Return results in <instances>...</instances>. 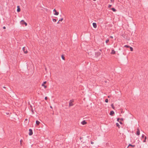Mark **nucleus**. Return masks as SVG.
Here are the masks:
<instances>
[{
    "label": "nucleus",
    "mask_w": 148,
    "mask_h": 148,
    "mask_svg": "<svg viewBox=\"0 0 148 148\" xmlns=\"http://www.w3.org/2000/svg\"><path fill=\"white\" fill-rule=\"evenodd\" d=\"M50 107L51 108H52V106H50Z\"/></svg>",
    "instance_id": "nucleus-42"
},
{
    "label": "nucleus",
    "mask_w": 148,
    "mask_h": 148,
    "mask_svg": "<svg viewBox=\"0 0 148 148\" xmlns=\"http://www.w3.org/2000/svg\"><path fill=\"white\" fill-rule=\"evenodd\" d=\"M120 120V119L119 118H117V121L118 122H119V120Z\"/></svg>",
    "instance_id": "nucleus-30"
},
{
    "label": "nucleus",
    "mask_w": 148,
    "mask_h": 148,
    "mask_svg": "<svg viewBox=\"0 0 148 148\" xmlns=\"http://www.w3.org/2000/svg\"><path fill=\"white\" fill-rule=\"evenodd\" d=\"M3 88H5V87H3Z\"/></svg>",
    "instance_id": "nucleus-45"
},
{
    "label": "nucleus",
    "mask_w": 148,
    "mask_h": 148,
    "mask_svg": "<svg viewBox=\"0 0 148 148\" xmlns=\"http://www.w3.org/2000/svg\"><path fill=\"white\" fill-rule=\"evenodd\" d=\"M22 140H21L20 141V143H21V144H22Z\"/></svg>",
    "instance_id": "nucleus-32"
},
{
    "label": "nucleus",
    "mask_w": 148,
    "mask_h": 148,
    "mask_svg": "<svg viewBox=\"0 0 148 148\" xmlns=\"http://www.w3.org/2000/svg\"><path fill=\"white\" fill-rule=\"evenodd\" d=\"M131 146L132 147H135V145H132L131 144H129L128 145V147Z\"/></svg>",
    "instance_id": "nucleus-15"
},
{
    "label": "nucleus",
    "mask_w": 148,
    "mask_h": 148,
    "mask_svg": "<svg viewBox=\"0 0 148 148\" xmlns=\"http://www.w3.org/2000/svg\"><path fill=\"white\" fill-rule=\"evenodd\" d=\"M60 21H58V22H57V24H59V23H59V22H60Z\"/></svg>",
    "instance_id": "nucleus-41"
},
{
    "label": "nucleus",
    "mask_w": 148,
    "mask_h": 148,
    "mask_svg": "<svg viewBox=\"0 0 148 148\" xmlns=\"http://www.w3.org/2000/svg\"><path fill=\"white\" fill-rule=\"evenodd\" d=\"M116 53V52L114 49L112 50L111 52L110 53L111 54H114Z\"/></svg>",
    "instance_id": "nucleus-10"
},
{
    "label": "nucleus",
    "mask_w": 148,
    "mask_h": 148,
    "mask_svg": "<svg viewBox=\"0 0 148 148\" xmlns=\"http://www.w3.org/2000/svg\"><path fill=\"white\" fill-rule=\"evenodd\" d=\"M27 121V119H25V122L26 121Z\"/></svg>",
    "instance_id": "nucleus-38"
},
{
    "label": "nucleus",
    "mask_w": 148,
    "mask_h": 148,
    "mask_svg": "<svg viewBox=\"0 0 148 148\" xmlns=\"http://www.w3.org/2000/svg\"><path fill=\"white\" fill-rule=\"evenodd\" d=\"M109 40L107 39L106 40V43H107L109 42Z\"/></svg>",
    "instance_id": "nucleus-26"
},
{
    "label": "nucleus",
    "mask_w": 148,
    "mask_h": 148,
    "mask_svg": "<svg viewBox=\"0 0 148 148\" xmlns=\"http://www.w3.org/2000/svg\"><path fill=\"white\" fill-rule=\"evenodd\" d=\"M5 28H6V27H5V26H4V27H3V29H5Z\"/></svg>",
    "instance_id": "nucleus-39"
},
{
    "label": "nucleus",
    "mask_w": 148,
    "mask_h": 148,
    "mask_svg": "<svg viewBox=\"0 0 148 148\" xmlns=\"http://www.w3.org/2000/svg\"><path fill=\"white\" fill-rule=\"evenodd\" d=\"M57 20V19H53V21L54 22H56Z\"/></svg>",
    "instance_id": "nucleus-24"
},
{
    "label": "nucleus",
    "mask_w": 148,
    "mask_h": 148,
    "mask_svg": "<svg viewBox=\"0 0 148 148\" xmlns=\"http://www.w3.org/2000/svg\"><path fill=\"white\" fill-rule=\"evenodd\" d=\"M145 135L144 134H143L142 135V136H141L142 138H144V137H145Z\"/></svg>",
    "instance_id": "nucleus-27"
},
{
    "label": "nucleus",
    "mask_w": 148,
    "mask_h": 148,
    "mask_svg": "<svg viewBox=\"0 0 148 148\" xmlns=\"http://www.w3.org/2000/svg\"><path fill=\"white\" fill-rule=\"evenodd\" d=\"M119 123H120L121 124H123V123H122L121 122V121H119Z\"/></svg>",
    "instance_id": "nucleus-34"
},
{
    "label": "nucleus",
    "mask_w": 148,
    "mask_h": 148,
    "mask_svg": "<svg viewBox=\"0 0 148 148\" xmlns=\"http://www.w3.org/2000/svg\"><path fill=\"white\" fill-rule=\"evenodd\" d=\"M114 112L113 111H111L110 112V114L111 116H113V114H114Z\"/></svg>",
    "instance_id": "nucleus-11"
},
{
    "label": "nucleus",
    "mask_w": 148,
    "mask_h": 148,
    "mask_svg": "<svg viewBox=\"0 0 148 148\" xmlns=\"http://www.w3.org/2000/svg\"><path fill=\"white\" fill-rule=\"evenodd\" d=\"M146 136H145V139L144 140H143V142H146Z\"/></svg>",
    "instance_id": "nucleus-20"
},
{
    "label": "nucleus",
    "mask_w": 148,
    "mask_h": 148,
    "mask_svg": "<svg viewBox=\"0 0 148 148\" xmlns=\"http://www.w3.org/2000/svg\"><path fill=\"white\" fill-rule=\"evenodd\" d=\"M81 123L83 125H85L87 123V122L85 120H84L81 122Z\"/></svg>",
    "instance_id": "nucleus-8"
},
{
    "label": "nucleus",
    "mask_w": 148,
    "mask_h": 148,
    "mask_svg": "<svg viewBox=\"0 0 148 148\" xmlns=\"http://www.w3.org/2000/svg\"><path fill=\"white\" fill-rule=\"evenodd\" d=\"M31 111L32 112V114H34V110H33V108H31Z\"/></svg>",
    "instance_id": "nucleus-22"
},
{
    "label": "nucleus",
    "mask_w": 148,
    "mask_h": 148,
    "mask_svg": "<svg viewBox=\"0 0 148 148\" xmlns=\"http://www.w3.org/2000/svg\"><path fill=\"white\" fill-rule=\"evenodd\" d=\"M136 134L137 135H139L140 134V131L138 129L137 130L136 132Z\"/></svg>",
    "instance_id": "nucleus-13"
},
{
    "label": "nucleus",
    "mask_w": 148,
    "mask_h": 148,
    "mask_svg": "<svg viewBox=\"0 0 148 148\" xmlns=\"http://www.w3.org/2000/svg\"><path fill=\"white\" fill-rule=\"evenodd\" d=\"M53 12H55V13H54V14L56 15H58L59 14V12H57L56 10L55 9L53 10Z\"/></svg>",
    "instance_id": "nucleus-6"
},
{
    "label": "nucleus",
    "mask_w": 148,
    "mask_h": 148,
    "mask_svg": "<svg viewBox=\"0 0 148 148\" xmlns=\"http://www.w3.org/2000/svg\"><path fill=\"white\" fill-rule=\"evenodd\" d=\"M74 102V100L73 99H72L71 100H70L69 102V107H71L73 105V102Z\"/></svg>",
    "instance_id": "nucleus-1"
},
{
    "label": "nucleus",
    "mask_w": 148,
    "mask_h": 148,
    "mask_svg": "<svg viewBox=\"0 0 148 148\" xmlns=\"http://www.w3.org/2000/svg\"><path fill=\"white\" fill-rule=\"evenodd\" d=\"M110 37L111 38H113V37L112 36H110Z\"/></svg>",
    "instance_id": "nucleus-36"
},
{
    "label": "nucleus",
    "mask_w": 148,
    "mask_h": 148,
    "mask_svg": "<svg viewBox=\"0 0 148 148\" xmlns=\"http://www.w3.org/2000/svg\"><path fill=\"white\" fill-rule=\"evenodd\" d=\"M91 143L92 144H93L94 143V142H92V141H91Z\"/></svg>",
    "instance_id": "nucleus-35"
},
{
    "label": "nucleus",
    "mask_w": 148,
    "mask_h": 148,
    "mask_svg": "<svg viewBox=\"0 0 148 148\" xmlns=\"http://www.w3.org/2000/svg\"><path fill=\"white\" fill-rule=\"evenodd\" d=\"M40 123V122L38 121H36V124L37 125H39Z\"/></svg>",
    "instance_id": "nucleus-14"
},
{
    "label": "nucleus",
    "mask_w": 148,
    "mask_h": 148,
    "mask_svg": "<svg viewBox=\"0 0 148 148\" xmlns=\"http://www.w3.org/2000/svg\"><path fill=\"white\" fill-rule=\"evenodd\" d=\"M108 99H105V102L106 103H108Z\"/></svg>",
    "instance_id": "nucleus-25"
},
{
    "label": "nucleus",
    "mask_w": 148,
    "mask_h": 148,
    "mask_svg": "<svg viewBox=\"0 0 148 148\" xmlns=\"http://www.w3.org/2000/svg\"><path fill=\"white\" fill-rule=\"evenodd\" d=\"M124 47L126 48H129V47H130V46L127 45H125L124 46Z\"/></svg>",
    "instance_id": "nucleus-23"
},
{
    "label": "nucleus",
    "mask_w": 148,
    "mask_h": 148,
    "mask_svg": "<svg viewBox=\"0 0 148 148\" xmlns=\"http://www.w3.org/2000/svg\"><path fill=\"white\" fill-rule=\"evenodd\" d=\"M62 59L63 60H65V57H64V56L63 55H62Z\"/></svg>",
    "instance_id": "nucleus-21"
},
{
    "label": "nucleus",
    "mask_w": 148,
    "mask_h": 148,
    "mask_svg": "<svg viewBox=\"0 0 148 148\" xmlns=\"http://www.w3.org/2000/svg\"><path fill=\"white\" fill-rule=\"evenodd\" d=\"M23 50L25 53L26 54L28 53L27 49H26L25 47H23Z\"/></svg>",
    "instance_id": "nucleus-4"
},
{
    "label": "nucleus",
    "mask_w": 148,
    "mask_h": 148,
    "mask_svg": "<svg viewBox=\"0 0 148 148\" xmlns=\"http://www.w3.org/2000/svg\"><path fill=\"white\" fill-rule=\"evenodd\" d=\"M47 83V82L46 81H45V82H43V83L42 84V86H44V88H47V86H46V85H45V84H46Z\"/></svg>",
    "instance_id": "nucleus-7"
},
{
    "label": "nucleus",
    "mask_w": 148,
    "mask_h": 148,
    "mask_svg": "<svg viewBox=\"0 0 148 148\" xmlns=\"http://www.w3.org/2000/svg\"><path fill=\"white\" fill-rule=\"evenodd\" d=\"M120 120H121V121H123V119L122 118H121V119H120Z\"/></svg>",
    "instance_id": "nucleus-33"
},
{
    "label": "nucleus",
    "mask_w": 148,
    "mask_h": 148,
    "mask_svg": "<svg viewBox=\"0 0 148 148\" xmlns=\"http://www.w3.org/2000/svg\"><path fill=\"white\" fill-rule=\"evenodd\" d=\"M48 99V98L47 97H45V100H47Z\"/></svg>",
    "instance_id": "nucleus-31"
},
{
    "label": "nucleus",
    "mask_w": 148,
    "mask_h": 148,
    "mask_svg": "<svg viewBox=\"0 0 148 148\" xmlns=\"http://www.w3.org/2000/svg\"><path fill=\"white\" fill-rule=\"evenodd\" d=\"M63 18H61L60 20H59V21H62L63 20Z\"/></svg>",
    "instance_id": "nucleus-29"
},
{
    "label": "nucleus",
    "mask_w": 148,
    "mask_h": 148,
    "mask_svg": "<svg viewBox=\"0 0 148 148\" xmlns=\"http://www.w3.org/2000/svg\"><path fill=\"white\" fill-rule=\"evenodd\" d=\"M92 25L93 27L95 28H96L97 27V24L96 23H92Z\"/></svg>",
    "instance_id": "nucleus-9"
},
{
    "label": "nucleus",
    "mask_w": 148,
    "mask_h": 148,
    "mask_svg": "<svg viewBox=\"0 0 148 148\" xmlns=\"http://www.w3.org/2000/svg\"><path fill=\"white\" fill-rule=\"evenodd\" d=\"M101 54V53L100 52H97L95 53V55L96 57H98Z\"/></svg>",
    "instance_id": "nucleus-5"
},
{
    "label": "nucleus",
    "mask_w": 148,
    "mask_h": 148,
    "mask_svg": "<svg viewBox=\"0 0 148 148\" xmlns=\"http://www.w3.org/2000/svg\"><path fill=\"white\" fill-rule=\"evenodd\" d=\"M93 1H96V0H93Z\"/></svg>",
    "instance_id": "nucleus-43"
},
{
    "label": "nucleus",
    "mask_w": 148,
    "mask_h": 148,
    "mask_svg": "<svg viewBox=\"0 0 148 148\" xmlns=\"http://www.w3.org/2000/svg\"><path fill=\"white\" fill-rule=\"evenodd\" d=\"M116 126L118 127L119 128L120 127V125L118 123H116Z\"/></svg>",
    "instance_id": "nucleus-16"
},
{
    "label": "nucleus",
    "mask_w": 148,
    "mask_h": 148,
    "mask_svg": "<svg viewBox=\"0 0 148 148\" xmlns=\"http://www.w3.org/2000/svg\"><path fill=\"white\" fill-rule=\"evenodd\" d=\"M111 97V96H108V98H110Z\"/></svg>",
    "instance_id": "nucleus-40"
},
{
    "label": "nucleus",
    "mask_w": 148,
    "mask_h": 148,
    "mask_svg": "<svg viewBox=\"0 0 148 148\" xmlns=\"http://www.w3.org/2000/svg\"><path fill=\"white\" fill-rule=\"evenodd\" d=\"M45 70H46V68H45Z\"/></svg>",
    "instance_id": "nucleus-46"
},
{
    "label": "nucleus",
    "mask_w": 148,
    "mask_h": 148,
    "mask_svg": "<svg viewBox=\"0 0 148 148\" xmlns=\"http://www.w3.org/2000/svg\"><path fill=\"white\" fill-rule=\"evenodd\" d=\"M111 10L113 11V12H116V10L114 8H111Z\"/></svg>",
    "instance_id": "nucleus-17"
},
{
    "label": "nucleus",
    "mask_w": 148,
    "mask_h": 148,
    "mask_svg": "<svg viewBox=\"0 0 148 148\" xmlns=\"http://www.w3.org/2000/svg\"><path fill=\"white\" fill-rule=\"evenodd\" d=\"M17 12H20L21 11V10H20V8L19 6H17Z\"/></svg>",
    "instance_id": "nucleus-12"
},
{
    "label": "nucleus",
    "mask_w": 148,
    "mask_h": 148,
    "mask_svg": "<svg viewBox=\"0 0 148 148\" xmlns=\"http://www.w3.org/2000/svg\"><path fill=\"white\" fill-rule=\"evenodd\" d=\"M20 23L22 25L24 24L25 25V26L27 25V24L26 22H25L23 20H22L20 21Z\"/></svg>",
    "instance_id": "nucleus-2"
},
{
    "label": "nucleus",
    "mask_w": 148,
    "mask_h": 148,
    "mask_svg": "<svg viewBox=\"0 0 148 148\" xmlns=\"http://www.w3.org/2000/svg\"><path fill=\"white\" fill-rule=\"evenodd\" d=\"M129 48H130V51H133V48H132V47H130H130H129Z\"/></svg>",
    "instance_id": "nucleus-19"
},
{
    "label": "nucleus",
    "mask_w": 148,
    "mask_h": 148,
    "mask_svg": "<svg viewBox=\"0 0 148 148\" xmlns=\"http://www.w3.org/2000/svg\"><path fill=\"white\" fill-rule=\"evenodd\" d=\"M29 136L32 135L33 134V132L32 130V129H30L29 130Z\"/></svg>",
    "instance_id": "nucleus-3"
},
{
    "label": "nucleus",
    "mask_w": 148,
    "mask_h": 148,
    "mask_svg": "<svg viewBox=\"0 0 148 148\" xmlns=\"http://www.w3.org/2000/svg\"><path fill=\"white\" fill-rule=\"evenodd\" d=\"M111 106L112 107V108L113 109H114V106L113 105V104H112L111 105Z\"/></svg>",
    "instance_id": "nucleus-18"
},
{
    "label": "nucleus",
    "mask_w": 148,
    "mask_h": 148,
    "mask_svg": "<svg viewBox=\"0 0 148 148\" xmlns=\"http://www.w3.org/2000/svg\"><path fill=\"white\" fill-rule=\"evenodd\" d=\"M30 106L31 108H33L32 106L31 105H30Z\"/></svg>",
    "instance_id": "nucleus-37"
},
{
    "label": "nucleus",
    "mask_w": 148,
    "mask_h": 148,
    "mask_svg": "<svg viewBox=\"0 0 148 148\" xmlns=\"http://www.w3.org/2000/svg\"><path fill=\"white\" fill-rule=\"evenodd\" d=\"M112 5H108V8H110L112 6Z\"/></svg>",
    "instance_id": "nucleus-28"
},
{
    "label": "nucleus",
    "mask_w": 148,
    "mask_h": 148,
    "mask_svg": "<svg viewBox=\"0 0 148 148\" xmlns=\"http://www.w3.org/2000/svg\"><path fill=\"white\" fill-rule=\"evenodd\" d=\"M110 1H111V2H112V0H110Z\"/></svg>",
    "instance_id": "nucleus-44"
}]
</instances>
